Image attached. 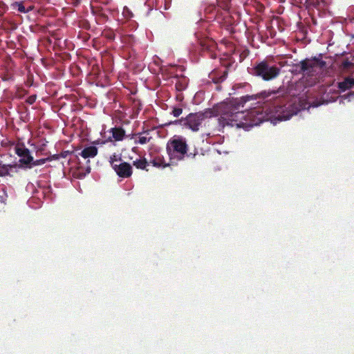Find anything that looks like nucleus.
I'll use <instances>...</instances> for the list:
<instances>
[{"mask_svg":"<svg viewBox=\"0 0 354 354\" xmlns=\"http://www.w3.org/2000/svg\"><path fill=\"white\" fill-rule=\"evenodd\" d=\"M257 100L263 106L254 107L246 113V124L253 127L268 121L272 118L279 120H288L287 99L279 91H263L254 95H246L238 100V105L243 106L246 102Z\"/></svg>","mask_w":354,"mask_h":354,"instance_id":"f257e3e1","label":"nucleus"},{"mask_svg":"<svg viewBox=\"0 0 354 354\" xmlns=\"http://www.w3.org/2000/svg\"><path fill=\"white\" fill-rule=\"evenodd\" d=\"M238 102L236 105L232 103H223L216 106L215 111L220 115L219 123L223 127L225 126L242 127L246 124V113L239 111Z\"/></svg>","mask_w":354,"mask_h":354,"instance_id":"f03ea898","label":"nucleus"},{"mask_svg":"<svg viewBox=\"0 0 354 354\" xmlns=\"http://www.w3.org/2000/svg\"><path fill=\"white\" fill-rule=\"evenodd\" d=\"M326 66V62L314 57L311 59L306 58L298 64L294 65L297 73L301 74L303 77H309L313 80L309 84L313 85L317 80V75L319 71Z\"/></svg>","mask_w":354,"mask_h":354,"instance_id":"7ed1b4c3","label":"nucleus"},{"mask_svg":"<svg viewBox=\"0 0 354 354\" xmlns=\"http://www.w3.org/2000/svg\"><path fill=\"white\" fill-rule=\"evenodd\" d=\"M187 152L188 145L185 138L176 135L169 140L167 153L171 160H182Z\"/></svg>","mask_w":354,"mask_h":354,"instance_id":"20e7f679","label":"nucleus"},{"mask_svg":"<svg viewBox=\"0 0 354 354\" xmlns=\"http://www.w3.org/2000/svg\"><path fill=\"white\" fill-rule=\"evenodd\" d=\"M281 73V68L264 59L257 64L252 68V75L259 77L263 81H272Z\"/></svg>","mask_w":354,"mask_h":354,"instance_id":"39448f33","label":"nucleus"},{"mask_svg":"<svg viewBox=\"0 0 354 354\" xmlns=\"http://www.w3.org/2000/svg\"><path fill=\"white\" fill-rule=\"evenodd\" d=\"M205 119V115L202 112L191 113L187 117L175 121V124H180L185 128L197 131Z\"/></svg>","mask_w":354,"mask_h":354,"instance_id":"423d86ee","label":"nucleus"},{"mask_svg":"<svg viewBox=\"0 0 354 354\" xmlns=\"http://www.w3.org/2000/svg\"><path fill=\"white\" fill-rule=\"evenodd\" d=\"M15 153L20 158L19 160V164L25 165L26 167L32 161V156L30 154V150L24 145L16 146Z\"/></svg>","mask_w":354,"mask_h":354,"instance_id":"0eeeda50","label":"nucleus"},{"mask_svg":"<svg viewBox=\"0 0 354 354\" xmlns=\"http://www.w3.org/2000/svg\"><path fill=\"white\" fill-rule=\"evenodd\" d=\"M113 169L117 176L123 178H127L132 175V167L130 163L125 162L115 165L114 167H111Z\"/></svg>","mask_w":354,"mask_h":354,"instance_id":"6e6552de","label":"nucleus"},{"mask_svg":"<svg viewBox=\"0 0 354 354\" xmlns=\"http://www.w3.org/2000/svg\"><path fill=\"white\" fill-rule=\"evenodd\" d=\"M201 50L203 53H207L209 57L215 59L216 54L215 49L216 44L214 40H209V39H203L201 41Z\"/></svg>","mask_w":354,"mask_h":354,"instance_id":"1a4fd4ad","label":"nucleus"},{"mask_svg":"<svg viewBox=\"0 0 354 354\" xmlns=\"http://www.w3.org/2000/svg\"><path fill=\"white\" fill-rule=\"evenodd\" d=\"M17 167H21V165L3 164L0 162V177L12 176L10 172H17Z\"/></svg>","mask_w":354,"mask_h":354,"instance_id":"9d476101","label":"nucleus"},{"mask_svg":"<svg viewBox=\"0 0 354 354\" xmlns=\"http://www.w3.org/2000/svg\"><path fill=\"white\" fill-rule=\"evenodd\" d=\"M227 73V70L224 69L221 72H212L209 76L215 84H219L226 80Z\"/></svg>","mask_w":354,"mask_h":354,"instance_id":"9b49d317","label":"nucleus"},{"mask_svg":"<svg viewBox=\"0 0 354 354\" xmlns=\"http://www.w3.org/2000/svg\"><path fill=\"white\" fill-rule=\"evenodd\" d=\"M97 154V148L95 146H89L87 147H85L82 153H80L81 156L83 158H94Z\"/></svg>","mask_w":354,"mask_h":354,"instance_id":"f8f14e48","label":"nucleus"},{"mask_svg":"<svg viewBox=\"0 0 354 354\" xmlns=\"http://www.w3.org/2000/svg\"><path fill=\"white\" fill-rule=\"evenodd\" d=\"M110 133L112 135V138L116 141L123 140L125 136V131L122 127L111 128L110 129Z\"/></svg>","mask_w":354,"mask_h":354,"instance_id":"ddd939ff","label":"nucleus"},{"mask_svg":"<svg viewBox=\"0 0 354 354\" xmlns=\"http://www.w3.org/2000/svg\"><path fill=\"white\" fill-rule=\"evenodd\" d=\"M354 87V78L346 77L344 81L338 83V88L342 92H345Z\"/></svg>","mask_w":354,"mask_h":354,"instance_id":"4468645a","label":"nucleus"},{"mask_svg":"<svg viewBox=\"0 0 354 354\" xmlns=\"http://www.w3.org/2000/svg\"><path fill=\"white\" fill-rule=\"evenodd\" d=\"M153 166L156 167H166L169 165V163L165 162V158L162 156H157L151 160Z\"/></svg>","mask_w":354,"mask_h":354,"instance_id":"2eb2a0df","label":"nucleus"},{"mask_svg":"<svg viewBox=\"0 0 354 354\" xmlns=\"http://www.w3.org/2000/svg\"><path fill=\"white\" fill-rule=\"evenodd\" d=\"M133 165L138 169H145L148 171V169L147 168L149 165V163L147 160L145 158H142L140 159H137L133 161Z\"/></svg>","mask_w":354,"mask_h":354,"instance_id":"dca6fc26","label":"nucleus"},{"mask_svg":"<svg viewBox=\"0 0 354 354\" xmlns=\"http://www.w3.org/2000/svg\"><path fill=\"white\" fill-rule=\"evenodd\" d=\"M50 160H51V158H40V159H38L36 160L32 159V161L30 162V164H29L28 165L26 166V168L31 169L33 166L43 165L44 163H46V162H48Z\"/></svg>","mask_w":354,"mask_h":354,"instance_id":"f3484780","label":"nucleus"},{"mask_svg":"<svg viewBox=\"0 0 354 354\" xmlns=\"http://www.w3.org/2000/svg\"><path fill=\"white\" fill-rule=\"evenodd\" d=\"M102 35L109 41H113L115 39V33L114 30L111 28L105 29Z\"/></svg>","mask_w":354,"mask_h":354,"instance_id":"a211bd4d","label":"nucleus"},{"mask_svg":"<svg viewBox=\"0 0 354 354\" xmlns=\"http://www.w3.org/2000/svg\"><path fill=\"white\" fill-rule=\"evenodd\" d=\"M320 5L319 0H306V6L308 10L318 9Z\"/></svg>","mask_w":354,"mask_h":354,"instance_id":"6ab92c4d","label":"nucleus"},{"mask_svg":"<svg viewBox=\"0 0 354 354\" xmlns=\"http://www.w3.org/2000/svg\"><path fill=\"white\" fill-rule=\"evenodd\" d=\"M122 161L121 155L117 154L114 153L109 158V163L112 167H114L115 165H117L116 162H120Z\"/></svg>","mask_w":354,"mask_h":354,"instance_id":"aec40b11","label":"nucleus"},{"mask_svg":"<svg viewBox=\"0 0 354 354\" xmlns=\"http://www.w3.org/2000/svg\"><path fill=\"white\" fill-rule=\"evenodd\" d=\"M122 15L126 19H131L134 16L131 10L127 6H124L122 10Z\"/></svg>","mask_w":354,"mask_h":354,"instance_id":"412c9836","label":"nucleus"},{"mask_svg":"<svg viewBox=\"0 0 354 354\" xmlns=\"http://www.w3.org/2000/svg\"><path fill=\"white\" fill-rule=\"evenodd\" d=\"M150 140V138L146 136H138V139L135 140L136 144L145 145Z\"/></svg>","mask_w":354,"mask_h":354,"instance_id":"4be33fe9","label":"nucleus"},{"mask_svg":"<svg viewBox=\"0 0 354 354\" xmlns=\"http://www.w3.org/2000/svg\"><path fill=\"white\" fill-rule=\"evenodd\" d=\"M16 6L17 7V10L19 12H22V13H26L27 12H28L29 10H30L31 9H26L24 5L22 3H16Z\"/></svg>","mask_w":354,"mask_h":354,"instance_id":"5701e85b","label":"nucleus"},{"mask_svg":"<svg viewBox=\"0 0 354 354\" xmlns=\"http://www.w3.org/2000/svg\"><path fill=\"white\" fill-rule=\"evenodd\" d=\"M182 113L183 109L180 107H174L173 111H171V114L175 117H180Z\"/></svg>","mask_w":354,"mask_h":354,"instance_id":"b1692460","label":"nucleus"},{"mask_svg":"<svg viewBox=\"0 0 354 354\" xmlns=\"http://www.w3.org/2000/svg\"><path fill=\"white\" fill-rule=\"evenodd\" d=\"M217 1V4H218V6L224 10H227L229 9V2L227 1H224V2H221L220 0H216Z\"/></svg>","mask_w":354,"mask_h":354,"instance_id":"393cba45","label":"nucleus"},{"mask_svg":"<svg viewBox=\"0 0 354 354\" xmlns=\"http://www.w3.org/2000/svg\"><path fill=\"white\" fill-rule=\"evenodd\" d=\"M37 99L36 95H32L29 96L28 98H26V102L28 104H32L35 102Z\"/></svg>","mask_w":354,"mask_h":354,"instance_id":"a878e982","label":"nucleus"},{"mask_svg":"<svg viewBox=\"0 0 354 354\" xmlns=\"http://www.w3.org/2000/svg\"><path fill=\"white\" fill-rule=\"evenodd\" d=\"M176 88L178 91H183L185 89V86L184 84H183L180 81H178L176 83Z\"/></svg>","mask_w":354,"mask_h":354,"instance_id":"bb28decb","label":"nucleus"},{"mask_svg":"<svg viewBox=\"0 0 354 354\" xmlns=\"http://www.w3.org/2000/svg\"><path fill=\"white\" fill-rule=\"evenodd\" d=\"M68 1V3L73 5V6H78L81 0H66Z\"/></svg>","mask_w":354,"mask_h":354,"instance_id":"cd10ccee","label":"nucleus"},{"mask_svg":"<svg viewBox=\"0 0 354 354\" xmlns=\"http://www.w3.org/2000/svg\"><path fill=\"white\" fill-rule=\"evenodd\" d=\"M69 153H70L69 151H64V152L60 153L59 155H61V158H66L67 155H68Z\"/></svg>","mask_w":354,"mask_h":354,"instance_id":"c85d7f7f","label":"nucleus"},{"mask_svg":"<svg viewBox=\"0 0 354 354\" xmlns=\"http://www.w3.org/2000/svg\"><path fill=\"white\" fill-rule=\"evenodd\" d=\"M59 158H60L59 154H55V155H53L51 157H49L48 158H51V160H58Z\"/></svg>","mask_w":354,"mask_h":354,"instance_id":"c756f323","label":"nucleus"},{"mask_svg":"<svg viewBox=\"0 0 354 354\" xmlns=\"http://www.w3.org/2000/svg\"><path fill=\"white\" fill-rule=\"evenodd\" d=\"M350 64V62H348V61H345L344 62L342 63V66L345 68H347Z\"/></svg>","mask_w":354,"mask_h":354,"instance_id":"7c9ffc66","label":"nucleus"}]
</instances>
